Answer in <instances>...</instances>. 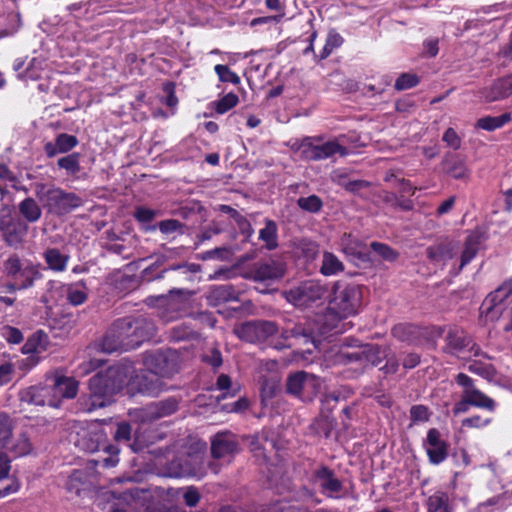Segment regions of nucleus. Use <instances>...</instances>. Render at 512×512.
I'll list each match as a JSON object with an SVG mask.
<instances>
[{
    "instance_id": "5701e85b",
    "label": "nucleus",
    "mask_w": 512,
    "mask_h": 512,
    "mask_svg": "<svg viewBox=\"0 0 512 512\" xmlns=\"http://www.w3.org/2000/svg\"><path fill=\"white\" fill-rule=\"evenodd\" d=\"M481 94L488 102L507 98L512 94L511 77L496 79L489 87H485Z\"/></svg>"
},
{
    "instance_id": "bf43d9fd",
    "label": "nucleus",
    "mask_w": 512,
    "mask_h": 512,
    "mask_svg": "<svg viewBox=\"0 0 512 512\" xmlns=\"http://www.w3.org/2000/svg\"><path fill=\"white\" fill-rule=\"evenodd\" d=\"M102 449L110 454L109 457L103 459V466L106 468L115 467L119 462L117 457L119 449L113 445H103Z\"/></svg>"
},
{
    "instance_id": "864d4df0",
    "label": "nucleus",
    "mask_w": 512,
    "mask_h": 512,
    "mask_svg": "<svg viewBox=\"0 0 512 512\" xmlns=\"http://www.w3.org/2000/svg\"><path fill=\"white\" fill-rule=\"evenodd\" d=\"M171 337L175 341H182L196 337V333L188 325L181 324L172 329Z\"/></svg>"
},
{
    "instance_id": "39448f33",
    "label": "nucleus",
    "mask_w": 512,
    "mask_h": 512,
    "mask_svg": "<svg viewBox=\"0 0 512 512\" xmlns=\"http://www.w3.org/2000/svg\"><path fill=\"white\" fill-rule=\"evenodd\" d=\"M322 379L306 371L290 373L286 380V391L303 401L312 400L321 390Z\"/></svg>"
},
{
    "instance_id": "f3484780",
    "label": "nucleus",
    "mask_w": 512,
    "mask_h": 512,
    "mask_svg": "<svg viewBox=\"0 0 512 512\" xmlns=\"http://www.w3.org/2000/svg\"><path fill=\"white\" fill-rule=\"evenodd\" d=\"M238 451V443L230 432L217 433L211 442V453L214 458L220 459L232 456Z\"/></svg>"
},
{
    "instance_id": "13d9d810",
    "label": "nucleus",
    "mask_w": 512,
    "mask_h": 512,
    "mask_svg": "<svg viewBox=\"0 0 512 512\" xmlns=\"http://www.w3.org/2000/svg\"><path fill=\"white\" fill-rule=\"evenodd\" d=\"M415 327L406 325V324H398L392 329V334L400 339L401 341H410V335L414 333Z\"/></svg>"
},
{
    "instance_id": "c03bdc74",
    "label": "nucleus",
    "mask_w": 512,
    "mask_h": 512,
    "mask_svg": "<svg viewBox=\"0 0 512 512\" xmlns=\"http://www.w3.org/2000/svg\"><path fill=\"white\" fill-rule=\"evenodd\" d=\"M11 435L12 424L9 417L5 414H0V448L6 447Z\"/></svg>"
},
{
    "instance_id": "de8ad7c7",
    "label": "nucleus",
    "mask_w": 512,
    "mask_h": 512,
    "mask_svg": "<svg viewBox=\"0 0 512 512\" xmlns=\"http://www.w3.org/2000/svg\"><path fill=\"white\" fill-rule=\"evenodd\" d=\"M87 299V294L83 288L78 286H69L67 289V300L70 304L78 306L83 304Z\"/></svg>"
},
{
    "instance_id": "4c0bfd02",
    "label": "nucleus",
    "mask_w": 512,
    "mask_h": 512,
    "mask_svg": "<svg viewBox=\"0 0 512 512\" xmlns=\"http://www.w3.org/2000/svg\"><path fill=\"white\" fill-rule=\"evenodd\" d=\"M238 101H239V99L236 94L227 93L221 99L214 102L213 105H214L215 111L218 114H224L227 111H229L230 109H232L233 107H235L237 105Z\"/></svg>"
},
{
    "instance_id": "ea45409f",
    "label": "nucleus",
    "mask_w": 512,
    "mask_h": 512,
    "mask_svg": "<svg viewBox=\"0 0 512 512\" xmlns=\"http://www.w3.org/2000/svg\"><path fill=\"white\" fill-rule=\"evenodd\" d=\"M10 449L15 454V456H26L31 452L32 445L25 434H20L15 439Z\"/></svg>"
},
{
    "instance_id": "dca6fc26",
    "label": "nucleus",
    "mask_w": 512,
    "mask_h": 512,
    "mask_svg": "<svg viewBox=\"0 0 512 512\" xmlns=\"http://www.w3.org/2000/svg\"><path fill=\"white\" fill-rule=\"evenodd\" d=\"M511 288L501 285L484 299L480 311L487 319L497 320L502 313V303L511 295Z\"/></svg>"
},
{
    "instance_id": "5fc2aeb1",
    "label": "nucleus",
    "mask_w": 512,
    "mask_h": 512,
    "mask_svg": "<svg viewBox=\"0 0 512 512\" xmlns=\"http://www.w3.org/2000/svg\"><path fill=\"white\" fill-rule=\"evenodd\" d=\"M179 492H183V498L187 506L194 507L198 504L200 494L195 487L189 486L185 489H179L177 490V493Z\"/></svg>"
},
{
    "instance_id": "4be33fe9",
    "label": "nucleus",
    "mask_w": 512,
    "mask_h": 512,
    "mask_svg": "<svg viewBox=\"0 0 512 512\" xmlns=\"http://www.w3.org/2000/svg\"><path fill=\"white\" fill-rule=\"evenodd\" d=\"M285 272V265L282 261L269 259L260 263L254 270L256 281H273L280 279Z\"/></svg>"
},
{
    "instance_id": "e433bc0d",
    "label": "nucleus",
    "mask_w": 512,
    "mask_h": 512,
    "mask_svg": "<svg viewBox=\"0 0 512 512\" xmlns=\"http://www.w3.org/2000/svg\"><path fill=\"white\" fill-rule=\"evenodd\" d=\"M57 164L71 175H75L80 171L79 156L76 153L58 159Z\"/></svg>"
},
{
    "instance_id": "f03ea898",
    "label": "nucleus",
    "mask_w": 512,
    "mask_h": 512,
    "mask_svg": "<svg viewBox=\"0 0 512 512\" xmlns=\"http://www.w3.org/2000/svg\"><path fill=\"white\" fill-rule=\"evenodd\" d=\"M128 376L129 368L120 364L93 376L89 381L90 403L87 410L93 411L108 405L113 394L123 387Z\"/></svg>"
},
{
    "instance_id": "1a4fd4ad",
    "label": "nucleus",
    "mask_w": 512,
    "mask_h": 512,
    "mask_svg": "<svg viewBox=\"0 0 512 512\" xmlns=\"http://www.w3.org/2000/svg\"><path fill=\"white\" fill-rule=\"evenodd\" d=\"M145 369L161 378H169L178 369V356L174 351L155 352L147 354L144 358Z\"/></svg>"
},
{
    "instance_id": "603ef678",
    "label": "nucleus",
    "mask_w": 512,
    "mask_h": 512,
    "mask_svg": "<svg viewBox=\"0 0 512 512\" xmlns=\"http://www.w3.org/2000/svg\"><path fill=\"white\" fill-rule=\"evenodd\" d=\"M371 248L374 252H376L379 256H381L384 260L394 261L397 258V253L388 245L372 242Z\"/></svg>"
},
{
    "instance_id": "a878e982",
    "label": "nucleus",
    "mask_w": 512,
    "mask_h": 512,
    "mask_svg": "<svg viewBox=\"0 0 512 512\" xmlns=\"http://www.w3.org/2000/svg\"><path fill=\"white\" fill-rule=\"evenodd\" d=\"M481 243L482 235L480 232L474 231L467 236L465 242V249L461 256V268L468 264L475 257Z\"/></svg>"
},
{
    "instance_id": "338daca9",
    "label": "nucleus",
    "mask_w": 512,
    "mask_h": 512,
    "mask_svg": "<svg viewBox=\"0 0 512 512\" xmlns=\"http://www.w3.org/2000/svg\"><path fill=\"white\" fill-rule=\"evenodd\" d=\"M131 426L126 422H121L117 425V429L114 434L116 441H129L131 438Z\"/></svg>"
},
{
    "instance_id": "774afa93",
    "label": "nucleus",
    "mask_w": 512,
    "mask_h": 512,
    "mask_svg": "<svg viewBox=\"0 0 512 512\" xmlns=\"http://www.w3.org/2000/svg\"><path fill=\"white\" fill-rule=\"evenodd\" d=\"M158 227L163 234H171L181 228V223L175 219H168L159 222Z\"/></svg>"
},
{
    "instance_id": "c9c22d12",
    "label": "nucleus",
    "mask_w": 512,
    "mask_h": 512,
    "mask_svg": "<svg viewBox=\"0 0 512 512\" xmlns=\"http://www.w3.org/2000/svg\"><path fill=\"white\" fill-rule=\"evenodd\" d=\"M195 463L197 464L196 466H193L191 468H186L184 469L180 474L179 476H193V477H197V478H201L203 477L205 474H206V469L205 467L202 465V456L200 455H195V456H191L189 457V459L187 460V463L188 464H191V463Z\"/></svg>"
},
{
    "instance_id": "9d476101",
    "label": "nucleus",
    "mask_w": 512,
    "mask_h": 512,
    "mask_svg": "<svg viewBox=\"0 0 512 512\" xmlns=\"http://www.w3.org/2000/svg\"><path fill=\"white\" fill-rule=\"evenodd\" d=\"M312 344L315 346V337L313 330L306 327L302 323L294 324L293 326H286L282 329L278 339L274 343V347L278 350L289 348L292 345H307Z\"/></svg>"
},
{
    "instance_id": "72a5a7b5",
    "label": "nucleus",
    "mask_w": 512,
    "mask_h": 512,
    "mask_svg": "<svg viewBox=\"0 0 512 512\" xmlns=\"http://www.w3.org/2000/svg\"><path fill=\"white\" fill-rule=\"evenodd\" d=\"M344 42L343 37L336 31H329L326 43L320 53L321 59L327 58L335 49L339 48Z\"/></svg>"
},
{
    "instance_id": "f8f14e48",
    "label": "nucleus",
    "mask_w": 512,
    "mask_h": 512,
    "mask_svg": "<svg viewBox=\"0 0 512 512\" xmlns=\"http://www.w3.org/2000/svg\"><path fill=\"white\" fill-rule=\"evenodd\" d=\"M0 230L5 242L17 247L23 242L28 232V225L18 217L12 216L9 209H3L0 215Z\"/></svg>"
},
{
    "instance_id": "b1692460",
    "label": "nucleus",
    "mask_w": 512,
    "mask_h": 512,
    "mask_svg": "<svg viewBox=\"0 0 512 512\" xmlns=\"http://www.w3.org/2000/svg\"><path fill=\"white\" fill-rule=\"evenodd\" d=\"M163 378L145 369L141 376L137 377L138 391L149 396H157L164 390Z\"/></svg>"
},
{
    "instance_id": "c756f323",
    "label": "nucleus",
    "mask_w": 512,
    "mask_h": 512,
    "mask_svg": "<svg viewBox=\"0 0 512 512\" xmlns=\"http://www.w3.org/2000/svg\"><path fill=\"white\" fill-rule=\"evenodd\" d=\"M344 270V265L340 259L331 252H324L320 272L324 276L336 275Z\"/></svg>"
},
{
    "instance_id": "9b49d317",
    "label": "nucleus",
    "mask_w": 512,
    "mask_h": 512,
    "mask_svg": "<svg viewBox=\"0 0 512 512\" xmlns=\"http://www.w3.org/2000/svg\"><path fill=\"white\" fill-rule=\"evenodd\" d=\"M445 342L444 350L453 355L467 353L468 357H472L481 354L480 347L460 328L451 327L447 332Z\"/></svg>"
},
{
    "instance_id": "6ab92c4d",
    "label": "nucleus",
    "mask_w": 512,
    "mask_h": 512,
    "mask_svg": "<svg viewBox=\"0 0 512 512\" xmlns=\"http://www.w3.org/2000/svg\"><path fill=\"white\" fill-rule=\"evenodd\" d=\"M51 398L56 400V408L59 407L60 400L63 398H74L78 390V382L70 377H57L53 384L49 386Z\"/></svg>"
},
{
    "instance_id": "680f3d73",
    "label": "nucleus",
    "mask_w": 512,
    "mask_h": 512,
    "mask_svg": "<svg viewBox=\"0 0 512 512\" xmlns=\"http://www.w3.org/2000/svg\"><path fill=\"white\" fill-rule=\"evenodd\" d=\"M491 423V418L483 419L479 415H474L462 420V426L468 428H483Z\"/></svg>"
},
{
    "instance_id": "ddd939ff",
    "label": "nucleus",
    "mask_w": 512,
    "mask_h": 512,
    "mask_svg": "<svg viewBox=\"0 0 512 512\" xmlns=\"http://www.w3.org/2000/svg\"><path fill=\"white\" fill-rule=\"evenodd\" d=\"M314 481L320 492L328 498L341 499L347 495L342 481L326 466H321L314 471Z\"/></svg>"
},
{
    "instance_id": "393cba45",
    "label": "nucleus",
    "mask_w": 512,
    "mask_h": 512,
    "mask_svg": "<svg viewBox=\"0 0 512 512\" xmlns=\"http://www.w3.org/2000/svg\"><path fill=\"white\" fill-rule=\"evenodd\" d=\"M47 267L54 272H63L66 270L70 256L62 253L57 248H48L43 253Z\"/></svg>"
},
{
    "instance_id": "09e8293b",
    "label": "nucleus",
    "mask_w": 512,
    "mask_h": 512,
    "mask_svg": "<svg viewBox=\"0 0 512 512\" xmlns=\"http://www.w3.org/2000/svg\"><path fill=\"white\" fill-rule=\"evenodd\" d=\"M385 181L386 182L393 181L394 187L398 188L399 192L402 194H413L415 191V188L412 186V184L409 181H407L405 179L397 178L392 173L386 174Z\"/></svg>"
},
{
    "instance_id": "3c124183",
    "label": "nucleus",
    "mask_w": 512,
    "mask_h": 512,
    "mask_svg": "<svg viewBox=\"0 0 512 512\" xmlns=\"http://www.w3.org/2000/svg\"><path fill=\"white\" fill-rule=\"evenodd\" d=\"M23 269L24 268L22 267L21 261L16 255L10 256L4 262V271L11 277H15L17 274L22 275Z\"/></svg>"
},
{
    "instance_id": "4468645a",
    "label": "nucleus",
    "mask_w": 512,
    "mask_h": 512,
    "mask_svg": "<svg viewBox=\"0 0 512 512\" xmlns=\"http://www.w3.org/2000/svg\"><path fill=\"white\" fill-rule=\"evenodd\" d=\"M277 332V325L271 321H251L235 328V333L240 339L252 343L264 341Z\"/></svg>"
},
{
    "instance_id": "0e129e2a",
    "label": "nucleus",
    "mask_w": 512,
    "mask_h": 512,
    "mask_svg": "<svg viewBox=\"0 0 512 512\" xmlns=\"http://www.w3.org/2000/svg\"><path fill=\"white\" fill-rule=\"evenodd\" d=\"M443 141L451 148L457 150L461 146V139L453 128H448L444 135Z\"/></svg>"
},
{
    "instance_id": "a211bd4d",
    "label": "nucleus",
    "mask_w": 512,
    "mask_h": 512,
    "mask_svg": "<svg viewBox=\"0 0 512 512\" xmlns=\"http://www.w3.org/2000/svg\"><path fill=\"white\" fill-rule=\"evenodd\" d=\"M105 434L100 429H86L81 428L77 432V439L75 440L76 446L86 452H96L103 448Z\"/></svg>"
},
{
    "instance_id": "7c9ffc66",
    "label": "nucleus",
    "mask_w": 512,
    "mask_h": 512,
    "mask_svg": "<svg viewBox=\"0 0 512 512\" xmlns=\"http://www.w3.org/2000/svg\"><path fill=\"white\" fill-rule=\"evenodd\" d=\"M178 408V402L174 398H169L149 407V414L153 418H162L171 415Z\"/></svg>"
},
{
    "instance_id": "0eeeda50",
    "label": "nucleus",
    "mask_w": 512,
    "mask_h": 512,
    "mask_svg": "<svg viewBox=\"0 0 512 512\" xmlns=\"http://www.w3.org/2000/svg\"><path fill=\"white\" fill-rule=\"evenodd\" d=\"M327 294V288L315 280L305 281L284 293L287 301L298 307L309 306L326 298Z\"/></svg>"
},
{
    "instance_id": "37998d69",
    "label": "nucleus",
    "mask_w": 512,
    "mask_h": 512,
    "mask_svg": "<svg viewBox=\"0 0 512 512\" xmlns=\"http://www.w3.org/2000/svg\"><path fill=\"white\" fill-rule=\"evenodd\" d=\"M214 71L221 82H230L235 85L240 83V77L226 65L218 64L214 67Z\"/></svg>"
},
{
    "instance_id": "412c9836",
    "label": "nucleus",
    "mask_w": 512,
    "mask_h": 512,
    "mask_svg": "<svg viewBox=\"0 0 512 512\" xmlns=\"http://www.w3.org/2000/svg\"><path fill=\"white\" fill-rule=\"evenodd\" d=\"M426 450L433 464L443 462L447 457V446L441 439L440 432L432 428L427 433Z\"/></svg>"
},
{
    "instance_id": "4d7b16f0",
    "label": "nucleus",
    "mask_w": 512,
    "mask_h": 512,
    "mask_svg": "<svg viewBox=\"0 0 512 512\" xmlns=\"http://www.w3.org/2000/svg\"><path fill=\"white\" fill-rule=\"evenodd\" d=\"M86 472L83 470H74L72 474L69 476L68 480V489L69 490H75L76 493H79L81 488L77 485V483H84L86 482Z\"/></svg>"
},
{
    "instance_id": "79ce46f5",
    "label": "nucleus",
    "mask_w": 512,
    "mask_h": 512,
    "mask_svg": "<svg viewBox=\"0 0 512 512\" xmlns=\"http://www.w3.org/2000/svg\"><path fill=\"white\" fill-rule=\"evenodd\" d=\"M418 83L419 77L416 74L403 73L397 78L395 82V89L398 91L407 90L415 87Z\"/></svg>"
},
{
    "instance_id": "2eb2a0df",
    "label": "nucleus",
    "mask_w": 512,
    "mask_h": 512,
    "mask_svg": "<svg viewBox=\"0 0 512 512\" xmlns=\"http://www.w3.org/2000/svg\"><path fill=\"white\" fill-rule=\"evenodd\" d=\"M457 383L462 386L465 400L469 401L471 406L486 409L493 412L496 407L495 401L481 392L474 386L473 380L464 373H459L456 377Z\"/></svg>"
},
{
    "instance_id": "49530a36",
    "label": "nucleus",
    "mask_w": 512,
    "mask_h": 512,
    "mask_svg": "<svg viewBox=\"0 0 512 512\" xmlns=\"http://www.w3.org/2000/svg\"><path fill=\"white\" fill-rule=\"evenodd\" d=\"M298 205L301 209L314 213L321 209L322 201L318 196L311 195L299 198Z\"/></svg>"
},
{
    "instance_id": "052dcab7",
    "label": "nucleus",
    "mask_w": 512,
    "mask_h": 512,
    "mask_svg": "<svg viewBox=\"0 0 512 512\" xmlns=\"http://www.w3.org/2000/svg\"><path fill=\"white\" fill-rule=\"evenodd\" d=\"M165 261V258L164 257H159L151 266L145 268L143 271H142V278L147 280V281H151L153 279H159V278H163L164 277V273L166 272V270H162L157 276H153L151 273L153 270H155L156 268L160 267Z\"/></svg>"
},
{
    "instance_id": "bb28decb",
    "label": "nucleus",
    "mask_w": 512,
    "mask_h": 512,
    "mask_svg": "<svg viewBox=\"0 0 512 512\" xmlns=\"http://www.w3.org/2000/svg\"><path fill=\"white\" fill-rule=\"evenodd\" d=\"M20 214L27 222L35 223L42 215V210L34 198L27 197L19 203L18 206Z\"/></svg>"
},
{
    "instance_id": "473e14b6",
    "label": "nucleus",
    "mask_w": 512,
    "mask_h": 512,
    "mask_svg": "<svg viewBox=\"0 0 512 512\" xmlns=\"http://www.w3.org/2000/svg\"><path fill=\"white\" fill-rule=\"evenodd\" d=\"M46 335L39 331L36 332L28 341L23 345L22 351L25 354L40 353L45 350Z\"/></svg>"
},
{
    "instance_id": "c85d7f7f",
    "label": "nucleus",
    "mask_w": 512,
    "mask_h": 512,
    "mask_svg": "<svg viewBox=\"0 0 512 512\" xmlns=\"http://www.w3.org/2000/svg\"><path fill=\"white\" fill-rule=\"evenodd\" d=\"M259 239L265 243V247L269 250L277 247L278 228L273 220H265L264 228L259 231Z\"/></svg>"
},
{
    "instance_id": "7ed1b4c3",
    "label": "nucleus",
    "mask_w": 512,
    "mask_h": 512,
    "mask_svg": "<svg viewBox=\"0 0 512 512\" xmlns=\"http://www.w3.org/2000/svg\"><path fill=\"white\" fill-rule=\"evenodd\" d=\"M35 194L49 212L64 215L83 205L81 197L75 193L65 192L58 187H46L39 184Z\"/></svg>"
},
{
    "instance_id": "6e6552de",
    "label": "nucleus",
    "mask_w": 512,
    "mask_h": 512,
    "mask_svg": "<svg viewBox=\"0 0 512 512\" xmlns=\"http://www.w3.org/2000/svg\"><path fill=\"white\" fill-rule=\"evenodd\" d=\"M190 293L183 290L170 291L166 296H160L159 317L166 323L179 318L187 309Z\"/></svg>"
},
{
    "instance_id": "8fccbe9b",
    "label": "nucleus",
    "mask_w": 512,
    "mask_h": 512,
    "mask_svg": "<svg viewBox=\"0 0 512 512\" xmlns=\"http://www.w3.org/2000/svg\"><path fill=\"white\" fill-rule=\"evenodd\" d=\"M58 151L66 153L73 149L77 144L78 140L75 136L66 133H61L56 138Z\"/></svg>"
},
{
    "instance_id": "cd10ccee",
    "label": "nucleus",
    "mask_w": 512,
    "mask_h": 512,
    "mask_svg": "<svg viewBox=\"0 0 512 512\" xmlns=\"http://www.w3.org/2000/svg\"><path fill=\"white\" fill-rule=\"evenodd\" d=\"M511 119L510 113H504L499 116H485L477 120L476 127L485 131H494L509 123Z\"/></svg>"
},
{
    "instance_id": "2f4dec72",
    "label": "nucleus",
    "mask_w": 512,
    "mask_h": 512,
    "mask_svg": "<svg viewBox=\"0 0 512 512\" xmlns=\"http://www.w3.org/2000/svg\"><path fill=\"white\" fill-rule=\"evenodd\" d=\"M429 512H451L449 497L446 493L438 491L428 498Z\"/></svg>"
},
{
    "instance_id": "69168bd1",
    "label": "nucleus",
    "mask_w": 512,
    "mask_h": 512,
    "mask_svg": "<svg viewBox=\"0 0 512 512\" xmlns=\"http://www.w3.org/2000/svg\"><path fill=\"white\" fill-rule=\"evenodd\" d=\"M156 215L157 212L155 210L146 207H138L134 213L135 218L143 223L152 221Z\"/></svg>"
},
{
    "instance_id": "58836bf2",
    "label": "nucleus",
    "mask_w": 512,
    "mask_h": 512,
    "mask_svg": "<svg viewBox=\"0 0 512 512\" xmlns=\"http://www.w3.org/2000/svg\"><path fill=\"white\" fill-rule=\"evenodd\" d=\"M341 247L345 254L347 255H360L362 253V244L351 235L345 234L341 238Z\"/></svg>"
},
{
    "instance_id": "20e7f679",
    "label": "nucleus",
    "mask_w": 512,
    "mask_h": 512,
    "mask_svg": "<svg viewBox=\"0 0 512 512\" xmlns=\"http://www.w3.org/2000/svg\"><path fill=\"white\" fill-rule=\"evenodd\" d=\"M360 300L361 293L357 285L337 282L330 308L340 317H347L356 313Z\"/></svg>"
},
{
    "instance_id": "6e6d98bb",
    "label": "nucleus",
    "mask_w": 512,
    "mask_h": 512,
    "mask_svg": "<svg viewBox=\"0 0 512 512\" xmlns=\"http://www.w3.org/2000/svg\"><path fill=\"white\" fill-rule=\"evenodd\" d=\"M2 336L11 344H19L23 340L21 331L15 327L5 326L2 329Z\"/></svg>"
},
{
    "instance_id": "a19ab883",
    "label": "nucleus",
    "mask_w": 512,
    "mask_h": 512,
    "mask_svg": "<svg viewBox=\"0 0 512 512\" xmlns=\"http://www.w3.org/2000/svg\"><path fill=\"white\" fill-rule=\"evenodd\" d=\"M447 172L455 179H465L469 176V170L464 161L456 159L447 163Z\"/></svg>"
},
{
    "instance_id": "a18cd8bd",
    "label": "nucleus",
    "mask_w": 512,
    "mask_h": 512,
    "mask_svg": "<svg viewBox=\"0 0 512 512\" xmlns=\"http://www.w3.org/2000/svg\"><path fill=\"white\" fill-rule=\"evenodd\" d=\"M21 276L24 277V281L18 286V288L25 290L33 286L35 279L40 277V273L35 266L29 265L24 267Z\"/></svg>"
},
{
    "instance_id": "aec40b11",
    "label": "nucleus",
    "mask_w": 512,
    "mask_h": 512,
    "mask_svg": "<svg viewBox=\"0 0 512 512\" xmlns=\"http://www.w3.org/2000/svg\"><path fill=\"white\" fill-rule=\"evenodd\" d=\"M49 386H31L20 392V399L28 404L39 406L48 405L56 408V400L51 398Z\"/></svg>"
},
{
    "instance_id": "f704fd0d",
    "label": "nucleus",
    "mask_w": 512,
    "mask_h": 512,
    "mask_svg": "<svg viewBox=\"0 0 512 512\" xmlns=\"http://www.w3.org/2000/svg\"><path fill=\"white\" fill-rule=\"evenodd\" d=\"M233 288L230 285L213 286L210 289L209 299L216 302H226L233 298Z\"/></svg>"
},
{
    "instance_id": "423d86ee",
    "label": "nucleus",
    "mask_w": 512,
    "mask_h": 512,
    "mask_svg": "<svg viewBox=\"0 0 512 512\" xmlns=\"http://www.w3.org/2000/svg\"><path fill=\"white\" fill-rule=\"evenodd\" d=\"M299 150L305 160L320 161L333 157L336 154L344 156L347 148L336 140L322 142L320 139L306 137L302 140Z\"/></svg>"
},
{
    "instance_id": "f257e3e1",
    "label": "nucleus",
    "mask_w": 512,
    "mask_h": 512,
    "mask_svg": "<svg viewBox=\"0 0 512 512\" xmlns=\"http://www.w3.org/2000/svg\"><path fill=\"white\" fill-rule=\"evenodd\" d=\"M155 330L154 323L145 317L119 319L103 338L101 348L107 353L135 349L153 337Z\"/></svg>"
},
{
    "instance_id": "e2e57ef3",
    "label": "nucleus",
    "mask_w": 512,
    "mask_h": 512,
    "mask_svg": "<svg viewBox=\"0 0 512 512\" xmlns=\"http://www.w3.org/2000/svg\"><path fill=\"white\" fill-rule=\"evenodd\" d=\"M105 360L100 358L90 359L88 362H84L78 367V372L80 375H86L90 372L94 371L98 367L104 364Z\"/></svg>"
}]
</instances>
